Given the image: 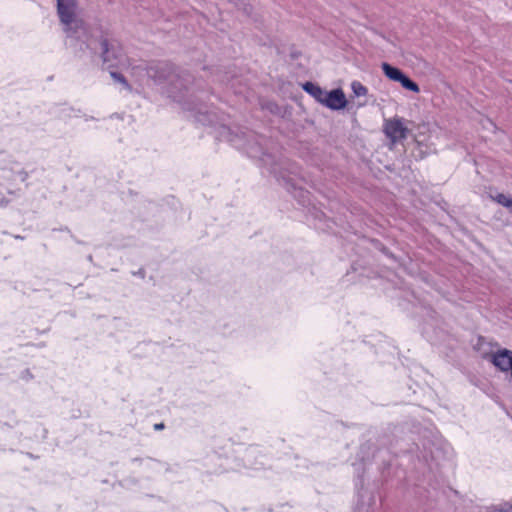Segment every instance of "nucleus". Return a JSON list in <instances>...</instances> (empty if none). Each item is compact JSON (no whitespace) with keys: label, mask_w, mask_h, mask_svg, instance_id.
I'll use <instances>...</instances> for the list:
<instances>
[{"label":"nucleus","mask_w":512,"mask_h":512,"mask_svg":"<svg viewBox=\"0 0 512 512\" xmlns=\"http://www.w3.org/2000/svg\"><path fill=\"white\" fill-rule=\"evenodd\" d=\"M489 512H511V509H506L504 505L493 507Z\"/></svg>","instance_id":"412c9836"},{"label":"nucleus","mask_w":512,"mask_h":512,"mask_svg":"<svg viewBox=\"0 0 512 512\" xmlns=\"http://www.w3.org/2000/svg\"><path fill=\"white\" fill-rule=\"evenodd\" d=\"M381 67H382L384 75L388 79H390L392 81H395V82L400 80L402 75H403V73H404L401 69H399V68H397L395 66H392V65H390L389 63H386V62L382 63Z\"/></svg>","instance_id":"1a4fd4ad"},{"label":"nucleus","mask_w":512,"mask_h":512,"mask_svg":"<svg viewBox=\"0 0 512 512\" xmlns=\"http://www.w3.org/2000/svg\"><path fill=\"white\" fill-rule=\"evenodd\" d=\"M22 378H23L24 380H30V379H32V378H33V375H32V373L30 372V370H29V369H25V370L22 372Z\"/></svg>","instance_id":"4be33fe9"},{"label":"nucleus","mask_w":512,"mask_h":512,"mask_svg":"<svg viewBox=\"0 0 512 512\" xmlns=\"http://www.w3.org/2000/svg\"><path fill=\"white\" fill-rule=\"evenodd\" d=\"M219 138L229 142L236 149L245 152L250 158L258 159L264 163H268L272 158L264 148L266 138L254 131L242 127L231 128L222 125L219 129Z\"/></svg>","instance_id":"7ed1b4c3"},{"label":"nucleus","mask_w":512,"mask_h":512,"mask_svg":"<svg viewBox=\"0 0 512 512\" xmlns=\"http://www.w3.org/2000/svg\"><path fill=\"white\" fill-rule=\"evenodd\" d=\"M351 89L356 97L365 96L368 93V89L359 81H353Z\"/></svg>","instance_id":"ddd939ff"},{"label":"nucleus","mask_w":512,"mask_h":512,"mask_svg":"<svg viewBox=\"0 0 512 512\" xmlns=\"http://www.w3.org/2000/svg\"><path fill=\"white\" fill-rule=\"evenodd\" d=\"M283 181H284V185H285L286 189L289 192H297L298 191L296 186H295V184L292 183V179L291 178L286 179V178L283 177Z\"/></svg>","instance_id":"a211bd4d"},{"label":"nucleus","mask_w":512,"mask_h":512,"mask_svg":"<svg viewBox=\"0 0 512 512\" xmlns=\"http://www.w3.org/2000/svg\"><path fill=\"white\" fill-rule=\"evenodd\" d=\"M81 43L80 50H89L99 57L103 69H117L128 64V58L120 41L113 33L100 24L90 25L85 36H81L74 45Z\"/></svg>","instance_id":"f03ea898"},{"label":"nucleus","mask_w":512,"mask_h":512,"mask_svg":"<svg viewBox=\"0 0 512 512\" xmlns=\"http://www.w3.org/2000/svg\"><path fill=\"white\" fill-rule=\"evenodd\" d=\"M18 176L22 182H25L29 177V173L23 169L18 172Z\"/></svg>","instance_id":"6ab92c4d"},{"label":"nucleus","mask_w":512,"mask_h":512,"mask_svg":"<svg viewBox=\"0 0 512 512\" xmlns=\"http://www.w3.org/2000/svg\"><path fill=\"white\" fill-rule=\"evenodd\" d=\"M503 505L506 507V509H511V512H512V501L508 502V503H505Z\"/></svg>","instance_id":"a878e982"},{"label":"nucleus","mask_w":512,"mask_h":512,"mask_svg":"<svg viewBox=\"0 0 512 512\" xmlns=\"http://www.w3.org/2000/svg\"><path fill=\"white\" fill-rule=\"evenodd\" d=\"M164 428H165V425H164V423H162V422H161V423H156V424L154 425V429H155V430H163Z\"/></svg>","instance_id":"393cba45"},{"label":"nucleus","mask_w":512,"mask_h":512,"mask_svg":"<svg viewBox=\"0 0 512 512\" xmlns=\"http://www.w3.org/2000/svg\"><path fill=\"white\" fill-rule=\"evenodd\" d=\"M384 132L393 143H396L407 137L408 129L402 119L394 118L385 123Z\"/></svg>","instance_id":"39448f33"},{"label":"nucleus","mask_w":512,"mask_h":512,"mask_svg":"<svg viewBox=\"0 0 512 512\" xmlns=\"http://www.w3.org/2000/svg\"><path fill=\"white\" fill-rule=\"evenodd\" d=\"M510 210V212L512 213V205L508 208Z\"/></svg>","instance_id":"7c9ffc66"},{"label":"nucleus","mask_w":512,"mask_h":512,"mask_svg":"<svg viewBox=\"0 0 512 512\" xmlns=\"http://www.w3.org/2000/svg\"><path fill=\"white\" fill-rule=\"evenodd\" d=\"M8 193H9V194H13V195L15 194V192H14V191H11V190H9V191H8Z\"/></svg>","instance_id":"c756f323"},{"label":"nucleus","mask_w":512,"mask_h":512,"mask_svg":"<svg viewBox=\"0 0 512 512\" xmlns=\"http://www.w3.org/2000/svg\"><path fill=\"white\" fill-rule=\"evenodd\" d=\"M397 82H399L401 86L408 91L414 93H418L420 91L418 84L415 81H413L410 77H408L405 73H403L401 79L398 80Z\"/></svg>","instance_id":"9b49d317"},{"label":"nucleus","mask_w":512,"mask_h":512,"mask_svg":"<svg viewBox=\"0 0 512 512\" xmlns=\"http://www.w3.org/2000/svg\"><path fill=\"white\" fill-rule=\"evenodd\" d=\"M132 274L134 276H138L140 278H144L146 273H145V270L143 268H140L138 271L132 272Z\"/></svg>","instance_id":"b1692460"},{"label":"nucleus","mask_w":512,"mask_h":512,"mask_svg":"<svg viewBox=\"0 0 512 512\" xmlns=\"http://www.w3.org/2000/svg\"><path fill=\"white\" fill-rule=\"evenodd\" d=\"M373 445L370 442L363 443L360 446L358 457L364 463L366 460L365 454L368 453L372 449Z\"/></svg>","instance_id":"f3484780"},{"label":"nucleus","mask_w":512,"mask_h":512,"mask_svg":"<svg viewBox=\"0 0 512 512\" xmlns=\"http://www.w3.org/2000/svg\"><path fill=\"white\" fill-rule=\"evenodd\" d=\"M230 2H233L234 4H238L240 0H229Z\"/></svg>","instance_id":"cd10ccee"},{"label":"nucleus","mask_w":512,"mask_h":512,"mask_svg":"<svg viewBox=\"0 0 512 512\" xmlns=\"http://www.w3.org/2000/svg\"><path fill=\"white\" fill-rule=\"evenodd\" d=\"M374 247L378 250H380L384 255H386L388 258L396 261V257L393 253L389 251L388 248H386L380 241L375 240L373 241Z\"/></svg>","instance_id":"2eb2a0df"},{"label":"nucleus","mask_w":512,"mask_h":512,"mask_svg":"<svg viewBox=\"0 0 512 512\" xmlns=\"http://www.w3.org/2000/svg\"><path fill=\"white\" fill-rule=\"evenodd\" d=\"M302 89L321 104V100H323L325 90H323L319 85L307 81L302 85Z\"/></svg>","instance_id":"6e6552de"},{"label":"nucleus","mask_w":512,"mask_h":512,"mask_svg":"<svg viewBox=\"0 0 512 512\" xmlns=\"http://www.w3.org/2000/svg\"><path fill=\"white\" fill-rule=\"evenodd\" d=\"M133 461H134V462H140V461H141V459H140V458H134V459H133Z\"/></svg>","instance_id":"c85d7f7f"},{"label":"nucleus","mask_w":512,"mask_h":512,"mask_svg":"<svg viewBox=\"0 0 512 512\" xmlns=\"http://www.w3.org/2000/svg\"><path fill=\"white\" fill-rule=\"evenodd\" d=\"M14 238H15V239H20V240H23V239H24V237H23V236H21V235H15V236H14Z\"/></svg>","instance_id":"bb28decb"},{"label":"nucleus","mask_w":512,"mask_h":512,"mask_svg":"<svg viewBox=\"0 0 512 512\" xmlns=\"http://www.w3.org/2000/svg\"><path fill=\"white\" fill-rule=\"evenodd\" d=\"M490 361L501 372H511L512 351L507 348L499 349L491 355Z\"/></svg>","instance_id":"0eeeda50"},{"label":"nucleus","mask_w":512,"mask_h":512,"mask_svg":"<svg viewBox=\"0 0 512 512\" xmlns=\"http://www.w3.org/2000/svg\"><path fill=\"white\" fill-rule=\"evenodd\" d=\"M374 247L378 250H380L384 255H386L388 258L396 261V257L393 253L389 251L388 248H386L380 241L375 240L373 241Z\"/></svg>","instance_id":"dca6fc26"},{"label":"nucleus","mask_w":512,"mask_h":512,"mask_svg":"<svg viewBox=\"0 0 512 512\" xmlns=\"http://www.w3.org/2000/svg\"><path fill=\"white\" fill-rule=\"evenodd\" d=\"M75 10V0H57L58 15L60 21L65 25L64 30L71 46L81 36H85L86 30L89 28L82 20L76 18Z\"/></svg>","instance_id":"20e7f679"},{"label":"nucleus","mask_w":512,"mask_h":512,"mask_svg":"<svg viewBox=\"0 0 512 512\" xmlns=\"http://www.w3.org/2000/svg\"><path fill=\"white\" fill-rule=\"evenodd\" d=\"M9 200L3 195V193L0 191V207H6L9 204Z\"/></svg>","instance_id":"aec40b11"},{"label":"nucleus","mask_w":512,"mask_h":512,"mask_svg":"<svg viewBox=\"0 0 512 512\" xmlns=\"http://www.w3.org/2000/svg\"><path fill=\"white\" fill-rule=\"evenodd\" d=\"M147 74L156 84L167 83L169 96L174 101L181 103L185 109L193 112L198 122L203 125L216 123V113L208 110L206 105L199 102L200 98L192 87L193 77L189 73L177 71L171 62L158 61L148 67Z\"/></svg>","instance_id":"f257e3e1"},{"label":"nucleus","mask_w":512,"mask_h":512,"mask_svg":"<svg viewBox=\"0 0 512 512\" xmlns=\"http://www.w3.org/2000/svg\"><path fill=\"white\" fill-rule=\"evenodd\" d=\"M492 199L506 208H509L512 205V197L506 196L503 193H498L495 196H492Z\"/></svg>","instance_id":"4468645a"},{"label":"nucleus","mask_w":512,"mask_h":512,"mask_svg":"<svg viewBox=\"0 0 512 512\" xmlns=\"http://www.w3.org/2000/svg\"><path fill=\"white\" fill-rule=\"evenodd\" d=\"M304 194H308V192L303 191L302 189H299L298 195L302 198L301 203L305 205L306 203V196Z\"/></svg>","instance_id":"5701e85b"},{"label":"nucleus","mask_w":512,"mask_h":512,"mask_svg":"<svg viewBox=\"0 0 512 512\" xmlns=\"http://www.w3.org/2000/svg\"><path fill=\"white\" fill-rule=\"evenodd\" d=\"M321 104L331 110H341L347 105V99L342 89L337 88L325 91Z\"/></svg>","instance_id":"423d86ee"},{"label":"nucleus","mask_w":512,"mask_h":512,"mask_svg":"<svg viewBox=\"0 0 512 512\" xmlns=\"http://www.w3.org/2000/svg\"><path fill=\"white\" fill-rule=\"evenodd\" d=\"M110 76L113 78L114 81L122 84L125 89H131L130 84L128 83L127 79L122 73L117 72L114 69H110Z\"/></svg>","instance_id":"f8f14e48"},{"label":"nucleus","mask_w":512,"mask_h":512,"mask_svg":"<svg viewBox=\"0 0 512 512\" xmlns=\"http://www.w3.org/2000/svg\"><path fill=\"white\" fill-rule=\"evenodd\" d=\"M258 452H259L258 449L255 447H250L246 450L244 458H243V460L245 462V467L252 468V469H259V467L257 466V463L252 461L255 458V456L258 454Z\"/></svg>","instance_id":"9d476101"}]
</instances>
